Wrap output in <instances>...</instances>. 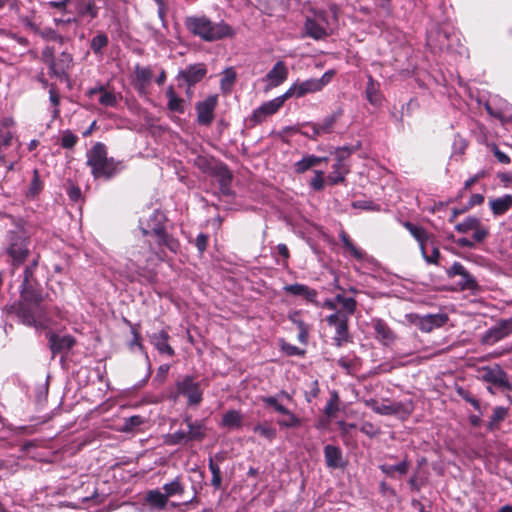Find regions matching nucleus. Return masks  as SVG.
Segmentation results:
<instances>
[{
    "instance_id": "obj_34",
    "label": "nucleus",
    "mask_w": 512,
    "mask_h": 512,
    "mask_svg": "<svg viewBox=\"0 0 512 512\" xmlns=\"http://www.w3.org/2000/svg\"><path fill=\"white\" fill-rule=\"evenodd\" d=\"M349 173V167L346 164L335 162L332 165V171L327 176L330 185L341 184L345 181V176Z\"/></svg>"
},
{
    "instance_id": "obj_42",
    "label": "nucleus",
    "mask_w": 512,
    "mask_h": 512,
    "mask_svg": "<svg viewBox=\"0 0 512 512\" xmlns=\"http://www.w3.org/2000/svg\"><path fill=\"white\" fill-rule=\"evenodd\" d=\"M321 163V159L315 155H306L294 164V170L297 174H302L310 168Z\"/></svg>"
},
{
    "instance_id": "obj_60",
    "label": "nucleus",
    "mask_w": 512,
    "mask_h": 512,
    "mask_svg": "<svg viewBox=\"0 0 512 512\" xmlns=\"http://www.w3.org/2000/svg\"><path fill=\"white\" fill-rule=\"evenodd\" d=\"M393 1L394 0H376V5L379 9L378 14L384 17H391L394 11Z\"/></svg>"
},
{
    "instance_id": "obj_63",
    "label": "nucleus",
    "mask_w": 512,
    "mask_h": 512,
    "mask_svg": "<svg viewBox=\"0 0 512 512\" xmlns=\"http://www.w3.org/2000/svg\"><path fill=\"white\" fill-rule=\"evenodd\" d=\"M457 393L458 395L463 399L465 400L466 402H468L469 404H471L476 410L480 411L481 407H480V402L477 398H475L471 392H469L468 390H465L463 388H458L457 390Z\"/></svg>"
},
{
    "instance_id": "obj_56",
    "label": "nucleus",
    "mask_w": 512,
    "mask_h": 512,
    "mask_svg": "<svg viewBox=\"0 0 512 512\" xmlns=\"http://www.w3.org/2000/svg\"><path fill=\"white\" fill-rule=\"evenodd\" d=\"M339 402L340 399L338 393L334 391L331 394L329 401L325 405L324 413L329 417L334 416L335 413L339 410Z\"/></svg>"
},
{
    "instance_id": "obj_28",
    "label": "nucleus",
    "mask_w": 512,
    "mask_h": 512,
    "mask_svg": "<svg viewBox=\"0 0 512 512\" xmlns=\"http://www.w3.org/2000/svg\"><path fill=\"white\" fill-rule=\"evenodd\" d=\"M288 68L284 61H277L272 69L266 74L265 79L270 82L271 87H277L286 81Z\"/></svg>"
},
{
    "instance_id": "obj_43",
    "label": "nucleus",
    "mask_w": 512,
    "mask_h": 512,
    "mask_svg": "<svg viewBox=\"0 0 512 512\" xmlns=\"http://www.w3.org/2000/svg\"><path fill=\"white\" fill-rule=\"evenodd\" d=\"M109 44V38L104 32H98L90 41V49L95 55L102 56L103 49Z\"/></svg>"
},
{
    "instance_id": "obj_31",
    "label": "nucleus",
    "mask_w": 512,
    "mask_h": 512,
    "mask_svg": "<svg viewBox=\"0 0 512 512\" xmlns=\"http://www.w3.org/2000/svg\"><path fill=\"white\" fill-rule=\"evenodd\" d=\"M489 207L494 216L504 215L512 208V195L506 194L502 197L490 199Z\"/></svg>"
},
{
    "instance_id": "obj_25",
    "label": "nucleus",
    "mask_w": 512,
    "mask_h": 512,
    "mask_svg": "<svg viewBox=\"0 0 512 512\" xmlns=\"http://www.w3.org/2000/svg\"><path fill=\"white\" fill-rule=\"evenodd\" d=\"M325 464L330 469L343 468L345 466L343 452L340 447L328 444L324 447Z\"/></svg>"
},
{
    "instance_id": "obj_59",
    "label": "nucleus",
    "mask_w": 512,
    "mask_h": 512,
    "mask_svg": "<svg viewBox=\"0 0 512 512\" xmlns=\"http://www.w3.org/2000/svg\"><path fill=\"white\" fill-rule=\"evenodd\" d=\"M359 430L369 438H374L381 433L380 426L368 421L363 422Z\"/></svg>"
},
{
    "instance_id": "obj_51",
    "label": "nucleus",
    "mask_w": 512,
    "mask_h": 512,
    "mask_svg": "<svg viewBox=\"0 0 512 512\" xmlns=\"http://www.w3.org/2000/svg\"><path fill=\"white\" fill-rule=\"evenodd\" d=\"M481 221L475 216H468L462 222L456 224L455 229L460 233H468L478 227Z\"/></svg>"
},
{
    "instance_id": "obj_16",
    "label": "nucleus",
    "mask_w": 512,
    "mask_h": 512,
    "mask_svg": "<svg viewBox=\"0 0 512 512\" xmlns=\"http://www.w3.org/2000/svg\"><path fill=\"white\" fill-rule=\"evenodd\" d=\"M73 62V57L68 52H62L54 61H51L49 74L59 78L61 81H69L68 70Z\"/></svg>"
},
{
    "instance_id": "obj_5",
    "label": "nucleus",
    "mask_w": 512,
    "mask_h": 512,
    "mask_svg": "<svg viewBox=\"0 0 512 512\" xmlns=\"http://www.w3.org/2000/svg\"><path fill=\"white\" fill-rule=\"evenodd\" d=\"M184 423L186 424L188 431L177 430L173 433H169L165 437V443L170 446L185 445L189 442L196 441L201 442L207 435V427L203 420H192L191 416L184 417Z\"/></svg>"
},
{
    "instance_id": "obj_49",
    "label": "nucleus",
    "mask_w": 512,
    "mask_h": 512,
    "mask_svg": "<svg viewBox=\"0 0 512 512\" xmlns=\"http://www.w3.org/2000/svg\"><path fill=\"white\" fill-rule=\"evenodd\" d=\"M319 91L320 90L315 81V78H311L303 82H298L297 98H302L308 93H315Z\"/></svg>"
},
{
    "instance_id": "obj_9",
    "label": "nucleus",
    "mask_w": 512,
    "mask_h": 512,
    "mask_svg": "<svg viewBox=\"0 0 512 512\" xmlns=\"http://www.w3.org/2000/svg\"><path fill=\"white\" fill-rule=\"evenodd\" d=\"M349 318L350 316H345L342 312H334L326 317L328 326L335 329V335L332 339L333 344L338 348L352 341L349 332Z\"/></svg>"
},
{
    "instance_id": "obj_44",
    "label": "nucleus",
    "mask_w": 512,
    "mask_h": 512,
    "mask_svg": "<svg viewBox=\"0 0 512 512\" xmlns=\"http://www.w3.org/2000/svg\"><path fill=\"white\" fill-rule=\"evenodd\" d=\"M365 93L370 104L378 105L380 103L379 84L372 76L368 77Z\"/></svg>"
},
{
    "instance_id": "obj_13",
    "label": "nucleus",
    "mask_w": 512,
    "mask_h": 512,
    "mask_svg": "<svg viewBox=\"0 0 512 512\" xmlns=\"http://www.w3.org/2000/svg\"><path fill=\"white\" fill-rule=\"evenodd\" d=\"M218 105V95H209L205 100L195 105L197 123L202 126H210L215 118V109Z\"/></svg>"
},
{
    "instance_id": "obj_3",
    "label": "nucleus",
    "mask_w": 512,
    "mask_h": 512,
    "mask_svg": "<svg viewBox=\"0 0 512 512\" xmlns=\"http://www.w3.org/2000/svg\"><path fill=\"white\" fill-rule=\"evenodd\" d=\"M86 165L94 180L109 181L117 176L123 169L124 163L113 157H108L107 146L96 142L86 153Z\"/></svg>"
},
{
    "instance_id": "obj_62",
    "label": "nucleus",
    "mask_w": 512,
    "mask_h": 512,
    "mask_svg": "<svg viewBox=\"0 0 512 512\" xmlns=\"http://www.w3.org/2000/svg\"><path fill=\"white\" fill-rule=\"evenodd\" d=\"M49 99H50V102L52 103V105L54 106V111H53L54 117H57L60 112V110H59L60 95H59L58 89L55 84L50 85Z\"/></svg>"
},
{
    "instance_id": "obj_6",
    "label": "nucleus",
    "mask_w": 512,
    "mask_h": 512,
    "mask_svg": "<svg viewBox=\"0 0 512 512\" xmlns=\"http://www.w3.org/2000/svg\"><path fill=\"white\" fill-rule=\"evenodd\" d=\"M30 240L24 234L16 231L8 233L7 255L11 258L12 273L20 267L28 258Z\"/></svg>"
},
{
    "instance_id": "obj_23",
    "label": "nucleus",
    "mask_w": 512,
    "mask_h": 512,
    "mask_svg": "<svg viewBox=\"0 0 512 512\" xmlns=\"http://www.w3.org/2000/svg\"><path fill=\"white\" fill-rule=\"evenodd\" d=\"M368 405L372 410L380 415H397L400 413L410 414L411 410L407 408V405L402 402H396L393 404H381L379 405L376 400H370Z\"/></svg>"
},
{
    "instance_id": "obj_40",
    "label": "nucleus",
    "mask_w": 512,
    "mask_h": 512,
    "mask_svg": "<svg viewBox=\"0 0 512 512\" xmlns=\"http://www.w3.org/2000/svg\"><path fill=\"white\" fill-rule=\"evenodd\" d=\"M339 238L344 246V248L351 253L353 257H355L357 260H362L365 257V252L358 248L353 241L351 240L350 236L347 234L346 231L342 230L339 233Z\"/></svg>"
},
{
    "instance_id": "obj_50",
    "label": "nucleus",
    "mask_w": 512,
    "mask_h": 512,
    "mask_svg": "<svg viewBox=\"0 0 512 512\" xmlns=\"http://www.w3.org/2000/svg\"><path fill=\"white\" fill-rule=\"evenodd\" d=\"M43 182L40 178V173L38 169L33 170V177L27 192V196L34 198L43 190Z\"/></svg>"
},
{
    "instance_id": "obj_58",
    "label": "nucleus",
    "mask_w": 512,
    "mask_h": 512,
    "mask_svg": "<svg viewBox=\"0 0 512 512\" xmlns=\"http://www.w3.org/2000/svg\"><path fill=\"white\" fill-rule=\"evenodd\" d=\"M420 251H421L422 257L428 264H433V265H437V266L439 265L440 259H441V253H440V250L438 247H436V246L433 247L432 253L430 255L427 254L426 246L422 247V249Z\"/></svg>"
},
{
    "instance_id": "obj_61",
    "label": "nucleus",
    "mask_w": 512,
    "mask_h": 512,
    "mask_svg": "<svg viewBox=\"0 0 512 512\" xmlns=\"http://www.w3.org/2000/svg\"><path fill=\"white\" fill-rule=\"evenodd\" d=\"M124 322L130 326L131 328V333L133 335V339L131 340V342L129 343V347L132 348L133 346H138L140 349L143 348V345L141 343V334L139 332V327L140 325L137 324H132L129 320L127 319H124Z\"/></svg>"
},
{
    "instance_id": "obj_38",
    "label": "nucleus",
    "mask_w": 512,
    "mask_h": 512,
    "mask_svg": "<svg viewBox=\"0 0 512 512\" xmlns=\"http://www.w3.org/2000/svg\"><path fill=\"white\" fill-rule=\"evenodd\" d=\"M146 502L157 509H164L168 503V497L158 489L148 491L146 495Z\"/></svg>"
},
{
    "instance_id": "obj_35",
    "label": "nucleus",
    "mask_w": 512,
    "mask_h": 512,
    "mask_svg": "<svg viewBox=\"0 0 512 512\" xmlns=\"http://www.w3.org/2000/svg\"><path fill=\"white\" fill-rule=\"evenodd\" d=\"M243 416L239 410H228L222 416L220 425L224 428L233 429L242 426Z\"/></svg>"
},
{
    "instance_id": "obj_19",
    "label": "nucleus",
    "mask_w": 512,
    "mask_h": 512,
    "mask_svg": "<svg viewBox=\"0 0 512 512\" xmlns=\"http://www.w3.org/2000/svg\"><path fill=\"white\" fill-rule=\"evenodd\" d=\"M48 343L54 358L57 354L68 353L76 344V340L71 335L60 336L56 333H49Z\"/></svg>"
},
{
    "instance_id": "obj_46",
    "label": "nucleus",
    "mask_w": 512,
    "mask_h": 512,
    "mask_svg": "<svg viewBox=\"0 0 512 512\" xmlns=\"http://www.w3.org/2000/svg\"><path fill=\"white\" fill-rule=\"evenodd\" d=\"M253 431L259 434L261 437L265 438L269 442H272L276 439L277 430L268 422L258 423L253 427Z\"/></svg>"
},
{
    "instance_id": "obj_18",
    "label": "nucleus",
    "mask_w": 512,
    "mask_h": 512,
    "mask_svg": "<svg viewBox=\"0 0 512 512\" xmlns=\"http://www.w3.org/2000/svg\"><path fill=\"white\" fill-rule=\"evenodd\" d=\"M414 324L422 331L429 333L436 328L444 326L449 320L448 315L444 313L427 314L424 316L415 315Z\"/></svg>"
},
{
    "instance_id": "obj_37",
    "label": "nucleus",
    "mask_w": 512,
    "mask_h": 512,
    "mask_svg": "<svg viewBox=\"0 0 512 512\" xmlns=\"http://www.w3.org/2000/svg\"><path fill=\"white\" fill-rule=\"evenodd\" d=\"M166 97L168 98L167 108L171 112L179 114H183L185 112V101L175 93L172 86L167 89Z\"/></svg>"
},
{
    "instance_id": "obj_17",
    "label": "nucleus",
    "mask_w": 512,
    "mask_h": 512,
    "mask_svg": "<svg viewBox=\"0 0 512 512\" xmlns=\"http://www.w3.org/2000/svg\"><path fill=\"white\" fill-rule=\"evenodd\" d=\"M211 176L216 178L219 184V189L223 195H231L233 174L225 163L215 162Z\"/></svg>"
},
{
    "instance_id": "obj_4",
    "label": "nucleus",
    "mask_w": 512,
    "mask_h": 512,
    "mask_svg": "<svg viewBox=\"0 0 512 512\" xmlns=\"http://www.w3.org/2000/svg\"><path fill=\"white\" fill-rule=\"evenodd\" d=\"M176 402L179 397L186 398L187 406L198 407L203 401V389L201 383L193 375H185L175 383V390L168 396Z\"/></svg>"
},
{
    "instance_id": "obj_11",
    "label": "nucleus",
    "mask_w": 512,
    "mask_h": 512,
    "mask_svg": "<svg viewBox=\"0 0 512 512\" xmlns=\"http://www.w3.org/2000/svg\"><path fill=\"white\" fill-rule=\"evenodd\" d=\"M342 115L343 111L339 109L326 116L321 122H306L303 126L312 129V134H308V131H301L300 133L309 139L317 140L322 135L333 133L336 123Z\"/></svg>"
},
{
    "instance_id": "obj_10",
    "label": "nucleus",
    "mask_w": 512,
    "mask_h": 512,
    "mask_svg": "<svg viewBox=\"0 0 512 512\" xmlns=\"http://www.w3.org/2000/svg\"><path fill=\"white\" fill-rule=\"evenodd\" d=\"M479 379L497 388L512 390V381L509 380L508 374L499 364L481 367L479 369Z\"/></svg>"
},
{
    "instance_id": "obj_29",
    "label": "nucleus",
    "mask_w": 512,
    "mask_h": 512,
    "mask_svg": "<svg viewBox=\"0 0 512 512\" xmlns=\"http://www.w3.org/2000/svg\"><path fill=\"white\" fill-rule=\"evenodd\" d=\"M153 71L149 67L136 64L134 67V86L139 92H143L151 83Z\"/></svg>"
},
{
    "instance_id": "obj_12",
    "label": "nucleus",
    "mask_w": 512,
    "mask_h": 512,
    "mask_svg": "<svg viewBox=\"0 0 512 512\" xmlns=\"http://www.w3.org/2000/svg\"><path fill=\"white\" fill-rule=\"evenodd\" d=\"M446 275L449 279L460 276L461 280L457 283L460 291L475 292L479 290V284L474 276L460 262H454L446 269Z\"/></svg>"
},
{
    "instance_id": "obj_30",
    "label": "nucleus",
    "mask_w": 512,
    "mask_h": 512,
    "mask_svg": "<svg viewBox=\"0 0 512 512\" xmlns=\"http://www.w3.org/2000/svg\"><path fill=\"white\" fill-rule=\"evenodd\" d=\"M328 35L326 28L319 24L315 19L309 17L306 18L304 23V36L318 41L324 40Z\"/></svg>"
},
{
    "instance_id": "obj_33",
    "label": "nucleus",
    "mask_w": 512,
    "mask_h": 512,
    "mask_svg": "<svg viewBox=\"0 0 512 512\" xmlns=\"http://www.w3.org/2000/svg\"><path fill=\"white\" fill-rule=\"evenodd\" d=\"M509 416V408L496 406L493 408L492 415L487 423V429L491 432L500 428V424Z\"/></svg>"
},
{
    "instance_id": "obj_20",
    "label": "nucleus",
    "mask_w": 512,
    "mask_h": 512,
    "mask_svg": "<svg viewBox=\"0 0 512 512\" xmlns=\"http://www.w3.org/2000/svg\"><path fill=\"white\" fill-rule=\"evenodd\" d=\"M280 108L281 107L275 101V99L264 102L260 107L253 111L249 118V122L252 123V126L261 124L266 120L267 117L276 114Z\"/></svg>"
},
{
    "instance_id": "obj_14",
    "label": "nucleus",
    "mask_w": 512,
    "mask_h": 512,
    "mask_svg": "<svg viewBox=\"0 0 512 512\" xmlns=\"http://www.w3.org/2000/svg\"><path fill=\"white\" fill-rule=\"evenodd\" d=\"M207 67L204 63L190 64L179 71L177 80H182L188 87L201 82L207 75Z\"/></svg>"
},
{
    "instance_id": "obj_7",
    "label": "nucleus",
    "mask_w": 512,
    "mask_h": 512,
    "mask_svg": "<svg viewBox=\"0 0 512 512\" xmlns=\"http://www.w3.org/2000/svg\"><path fill=\"white\" fill-rule=\"evenodd\" d=\"M147 243L150 251L159 261L165 260V248L171 253L177 254L181 247L180 241L169 233L166 227L148 238Z\"/></svg>"
},
{
    "instance_id": "obj_22",
    "label": "nucleus",
    "mask_w": 512,
    "mask_h": 512,
    "mask_svg": "<svg viewBox=\"0 0 512 512\" xmlns=\"http://www.w3.org/2000/svg\"><path fill=\"white\" fill-rule=\"evenodd\" d=\"M372 327L376 333V339L385 346L392 344L397 338L395 332L381 318L373 319Z\"/></svg>"
},
{
    "instance_id": "obj_48",
    "label": "nucleus",
    "mask_w": 512,
    "mask_h": 512,
    "mask_svg": "<svg viewBox=\"0 0 512 512\" xmlns=\"http://www.w3.org/2000/svg\"><path fill=\"white\" fill-rule=\"evenodd\" d=\"M208 467L212 474L211 485L215 490L221 489L222 476L219 465L213 460V458H209Z\"/></svg>"
},
{
    "instance_id": "obj_52",
    "label": "nucleus",
    "mask_w": 512,
    "mask_h": 512,
    "mask_svg": "<svg viewBox=\"0 0 512 512\" xmlns=\"http://www.w3.org/2000/svg\"><path fill=\"white\" fill-rule=\"evenodd\" d=\"M37 35H39L46 41H54L60 44H63L65 41V37L58 34L56 30L50 27L40 28Z\"/></svg>"
},
{
    "instance_id": "obj_39",
    "label": "nucleus",
    "mask_w": 512,
    "mask_h": 512,
    "mask_svg": "<svg viewBox=\"0 0 512 512\" xmlns=\"http://www.w3.org/2000/svg\"><path fill=\"white\" fill-rule=\"evenodd\" d=\"M339 238L344 246V248L351 253L353 257H355L357 260H362L365 257V252L358 248L353 241L351 240L350 236L347 234L346 231L342 230L339 233Z\"/></svg>"
},
{
    "instance_id": "obj_1",
    "label": "nucleus",
    "mask_w": 512,
    "mask_h": 512,
    "mask_svg": "<svg viewBox=\"0 0 512 512\" xmlns=\"http://www.w3.org/2000/svg\"><path fill=\"white\" fill-rule=\"evenodd\" d=\"M43 300L39 283L21 285L20 300L7 306V312L15 314L23 324L36 327L45 314Z\"/></svg>"
},
{
    "instance_id": "obj_57",
    "label": "nucleus",
    "mask_w": 512,
    "mask_h": 512,
    "mask_svg": "<svg viewBox=\"0 0 512 512\" xmlns=\"http://www.w3.org/2000/svg\"><path fill=\"white\" fill-rule=\"evenodd\" d=\"M435 36L440 50L448 49L450 47L451 33L449 31L446 29H438Z\"/></svg>"
},
{
    "instance_id": "obj_55",
    "label": "nucleus",
    "mask_w": 512,
    "mask_h": 512,
    "mask_svg": "<svg viewBox=\"0 0 512 512\" xmlns=\"http://www.w3.org/2000/svg\"><path fill=\"white\" fill-rule=\"evenodd\" d=\"M301 419L292 411L285 416L284 419H279L277 424L282 428H296L301 426Z\"/></svg>"
},
{
    "instance_id": "obj_24",
    "label": "nucleus",
    "mask_w": 512,
    "mask_h": 512,
    "mask_svg": "<svg viewBox=\"0 0 512 512\" xmlns=\"http://www.w3.org/2000/svg\"><path fill=\"white\" fill-rule=\"evenodd\" d=\"M170 335L164 329L157 333H153L150 336L151 344L157 349L160 354H166L169 357H173L175 355V350L169 344Z\"/></svg>"
},
{
    "instance_id": "obj_64",
    "label": "nucleus",
    "mask_w": 512,
    "mask_h": 512,
    "mask_svg": "<svg viewBox=\"0 0 512 512\" xmlns=\"http://www.w3.org/2000/svg\"><path fill=\"white\" fill-rule=\"evenodd\" d=\"M197 167L202 170L203 172H207L210 175L212 174V170L214 168L213 161L211 159H208L207 157L200 156L195 161Z\"/></svg>"
},
{
    "instance_id": "obj_47",
    "label": "nucleus",
    "mask_w": 512,
    "mask_h": 512,
    "mask_svg": "<svg viewBox=\"0 0 512 512\" xmlns=\"http://www.w3.org/2000/svg\"><path fill=\"white\" fill-rule=\"evenodd\" d=\"M163 490L167 497H172L175 495L182 496L185 492V487L183 483L181 482V478L178 476L170 483H166L163 485Z\"/></svg>"
},
{
    "instance_id": "obj_36",
    "label": "nucleus",
    "mask_w": 512,
    "mask_h": 512,
    "mask_svg": "<svg viewBox=\"0 0 512 512\" xmlns=\"http://www.w3.org/2000/svg\"><path fill=\"white\" fill-rule=\"evenodd\" d=\"M337 305H341V309H337L335 312H342L345 316H352L357 310V301L353 297H345L343 294H337L335 296Z\"/></svg>"
},
{
    "instance_id": "obj_41",
    "label": "nucleus",
    "mask_w": 512,
    "mask_h": 512,
    "mask_svg": "<svg viewBox=\"0 0 512 512\" xmlns=\"http://www.w3.org/2000/svg\"><path fill=\"white\" fill-rule=\"evenodd\" d=\"M410 464L407 458H405L403 461L396 465H388V464H382L379 466V469L384 473L385 475L389 477H394V474L397 472L400 475L407 474L409 470Z\"/></svg>"
},
{
    "instance_id": "obj_54",
    "label": "nucleus",
    "mask_w": 512,
    "mask_h": 512,
    "mask_svg": "<svg viewBox=\"0 0 512 512\" xmlns=\"http://www.w3.org/2000/svg\"><path fill=\"white\" fill-rule=\"evenodd\" d=\"M79 138L71 130L67 129L62 132L61 147L64 149H72L77 144Z\"/></svg>"
},
{
    "instance_id": "obj_45",
    "label": "nucleus",
    "mask_w": 512,
    "mask_h": 512,
    "mask_svg": "<svg viewBox=\"0 0 512 512\" xmlns=\"http://www.w3.org/2000/svg\"><path fill=\"white\" fill-rule=\"evenodd\" d=\"M360 147V142H358L356 145L337 147L334 149L332 154L335 156L336 162L345 164V160L348 159L354 152L359 150Z\"/></svg>"
},
{
    "instance_id": "obj_53",
    "label": "nucleus",
    "mask_w": 512,
    "mask_h": 512,
    "mask_svg": "<svg viewBox=\"0 0 512 512\" xmlns=\"http://www.w3.org/2000/svg\"><path fill=\"white\" fill-rule=\"evenodd\" d=\"M505 338L501 328L497 325L491 327L485 334L483 341L487 344H494Z\"/></svg>"
},
{
    "instance_id": "obj_15",
    "label": "nucleus",
    "mask_w": 512,
    "mask_h": 512,
    "mask_svg": "<svg viewBox=\"0 0 512 512\" xmlns=\"http://www.w3.org/2000/svg\"><path fill=\"white\" fill-rule=\"evenodd\" d=\"M166 215L160 210H154L145 222L140 221V230L147 239L165 228Z\"/></svg>"
},
{
    "instance_id": "obj_8",
    "label": "nucleus",
    "mask_w": 512,
    "mask_h": 512,
    "mask_svg": "<svg viewBox=\"0 0 512 512\" xmlns=\"http://www.w3.org/2000/svg\"><path fill=\"white\" fill-rule=\"evenodd\" d=\"M14 121L11 118H4L0 122V162L5 164L8 159L16 157V149H12L14 145L15 132L11 129Z\"/></svg>"
},
{
    "instance_id": "obj_27",
    "label": "nucleus",
    "mask_w": 512,
    "mask_h": 512,
    "mask_svg": "<svg viewBox=\"0 0 512 512\" xmlns=\"http://www.w3.org/2000/svg\"><path fill=\"white\" fill-rule=\"evenodd\" d=\"M78 19L89 18L93 20L98 17L100 7L97 6L96 0H79L75 6Z\"/></svg>"
},
{
    "instance_id": "obj_32",
    "label": "nucleus",
    "mask_w": 512,
    "mask_h": 512,
    "mask_svg": "<svg viewBox=\"0 0 512 512\" xmlns=\"http://www.w3.org/2000/svg\"><path fill=\"white\" fill-rule=\"evenodd\" d=\"M403 227L409 231V233L419 243L420 250L422 247L426 246V243L429 240V234L423 227L418 226L410 221L403 222Z\"/></svg>"
},
{
    "instance_id": "obj_21",
    "label": "nucleus",
    "mask_w": 512,
    "mask_h": 512,
    "mask_svg": "<svg viewBox=\"0 0 512 512\" xmlns=\"http://www.w3.org/2000/svg\"><path fill=\"white\" fill-rule=\"evenodd\" d=\"M283 290L290 295L293 296H301L303 297L307 302L318 306V292L315 289L310 288L309 286L305 284L295 283V284H289L285 285L283 287Z\"/></svg>"
},
{
    "instance_id": "obj_26",
    "label": "nucleus",
    "mask_w": 512,
    "mask_h": 512,
    "mask_svg": "<svg viewBox=\"0 0 512 512\" xmlns=\"http://www.w3.org/2000/svg\"><path fill=\"white\" fill-rule=\"evenodd\" d=\"M86 94L89 97H93L96 94H100L99 103L104 107H116L118 104L117 95L112 91H108L106 86H104V85H99V86L90 88L86 92Z\"/></svg>"
},
{
    "instance_id": "obj_2",
    "label": "nucleus",
    "mask_w": 512,
    "mask_h": 512,
    "mask_svg": "<svg viewBox=\"0 0 512 512\" xmlns=\"http://www.w3.org/2000/svg\"><path fill=\"white\" fill-rule=\"evenodd\" d=\"M184 26L191 35L204 42H216L236 36V30L229 23L224 20L214 22L205 14L185 17Z\"/></svg>"
}]
</instances>
